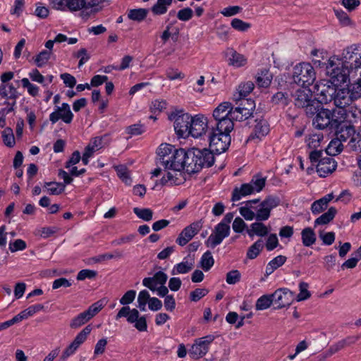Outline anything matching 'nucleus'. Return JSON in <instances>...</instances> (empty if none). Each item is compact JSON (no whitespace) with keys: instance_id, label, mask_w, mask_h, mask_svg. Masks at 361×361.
Segmentation results:
<instances>
[{"instance_id":"nucleus-1","label":"nucleus","mask_w":361,"mask_h":361,"mask_svg":"<svg viewBox=\"0 0 361 361\" xmlns=\"http://www.w3.org/2000/svg\"><path fill=\"white\" fill-rule=\"evenodd\" d=\"M157 164L164 169L187 171V152L169 144H161L157 151Z\"/></svg>"},{"instance_id":"nucleus-2","label":"nucleus","mask_w":361,"mask_h":361,"mask_svg":"<svg viewBox=\"0 0 361 361\" xmlns=\"http://www.w3.org/2000/svg\"><path fill=\"white\" fill-rule=\"evenodd\" d=\"M187 172L196 173L203 167H210L214 161L211 149L192 148L187 151Z\"/></svg>"},{"instance_id":"nucleus-3","label":"nucleus","mask_w":361,"mask_h":361,"mask_svg":"<svg viewBox=\"0 0 361 361\" xmlns=\"http://www.w3.org/2000/svg\"><path fill=\"white\" fill-rule=\"evenodd\" d=\"M266 183V178L260 174L253 176L249 183L235 187L232 192L231 200L236 202L244 197L262 190Z\"/></svg>"},{"instance_id":"nucleus-4","label":"nucleus","mask_w":361,"mask_h":361,"mask_svg":"<svg viewBox=\"0 0 361 361\" xmlns=\"http://www.w3.org/2000/svg\"><path fill=\"white\" fill-rule=\"evenodd\" d=\"M326 71L328 75L330 76L334 82L338 83H345L348 80L349 75L353 73L350 69L346 68L341 63V58L336 56H331L326 66Z\"/></svg>"},{"instance_id":"nucleus-5","label":"nucleus","mask_w":361,"mask_h":361,"mask_svg":"<svg viewBox=\"0 0 361 361\" xmlns=\"http://www.w3.org/2000/svg\"><path fill=\"white\" fill-rule=\"evenodd\" d=\"M341 58V63L355 73L361 68V44H353L343 49Z\"/></svg>"},{"instance_id":"nucleus-6","label":"nucleus","mask_w":361,"mask_h":361,"mask_svg":"<svg viewBox=\"0 0 361 361\" xmlns=\"http://www.w3.org/2000/svg\"><path fill=\"white\" fill-rule=\"evenodd\" d=\"M293 78L294 82L302 87L312 85L316 78L314 68L309 63H300L293 68Z\"/></svg>"},{"instance_id":"nucleus-7","label":"nucleus","mask_w":361,"mask_h":361,"mask_svg":"<svg viewBox=\"0 0 361 361\" xmlns=\"http://www.w3.org/2000/svg\"><path fill=\"white\" fill-rule=\"evenodd\" d=\"M304 88L298 89L294 94L295 106L303 108L306 114L312 116L314 114L317 109L316 105L318 102L315 99H313L312 90L303 87Z\"/></svg>"},{"instance_id":"nucleus-8","label":"nucleus","mask_w":361,"mask_h":361,"mask_svg":"<svg viewBox=\"0 0 361 361\" xmlns=\"http://www.w3.org/2000/svg\"><path fill=\"white\" fill-rule=\"evenodd\" d=\"M169 119L173 121L174 130L178 137H185L189 135L191 115L183 112L173 113L169 116Z\"/></svg>"},{"instance_id":"nucleus-9","label":"nucleus","mask_w":361,"mask_h":361,"mask_svg":"<svg viewBox=\"0 0 361 361\" xmlns=\"http://www.w3.org/2000/svg\"><path fill=\"white\" fill-rule=\"evenodd\" d=\"M279 198L269 196L260 202L257 206H254L255 219L257 221H267L271 215V211L279 204Z\"/></svg>"},{"instance_id":"nucleus-10","label":"nucleus","mask_w":361,"mask_h":361,"mask_svg":"<svg viewBox=\"0 0 361 361\" xmlns=\"http://www.w3.org/2000/svg\"><path fill=\"white\" fill-rule=\"evenodd\" d=\"M209 148L213 153L218 154L224 152L231 144V136L212 130L209 135Z\"/></svg>"},{"instance_id":"nucleus-11","label":"nucleus","mask_w":361,"mask_h":361,"mask_svg":"<svg viewBox=\"0 0 361 361\" xmlns=\"http://www.w3.org/2000/svg\"><path fill=\"white\" fill-rule=\"evenodd\" d=\"M213 335H207L195 340L189 350V355L192 359L197 360L204 357L209 351V345L214 341Z\"/></svg>"},{"instance_id":"nucleus-12","label":"nucleus","mask_w":361,"mask_h":361,"mask_svg":"<svg viewBox=\"0 0 361 361\" xmlns=\"http://www.w3.org/2000/svg\"><path fill=\"white\" fill-rule=\"evenodd\" d=\"M336 89V85L329 81L316 83L314 86V92L317 97L316 102L320 104L332 101Z\"/></svg>"},{"instance_id":"nucleus-13","label":"nucleus","mask_w":361,"mask_h":361,"mask_svg":"<svg viewBox=\"0 0 361 361\" xmlns=\"http://www.w3.org/2000/svg\"><path fill=\"white\" fill-rule=\"evenodd\" d=\"M255 108L253 100H243L235 109L232 108L230 116L235 121H243L250 118Z\"/></svg>"},{"instance_id":"nucleus-14","label":"nucleus","mask_w":361,"mask_h":361,"mask_svg":"<svg viewBox=\"0 0 361 361\" xmlns=\"http://www.w3.org/2000/svg\"><path fill=\"white\" fill-rule=\"evenodd\" d=\"M230 226H227L226 224H221L219 223L215 226L211 235L206 240V245L207 247L214 248L216 246L220 245L224 239L230 235Z\"/></svg>"},{"instance_id":"nucleus-15","label":"nucleus","mask_w":361,"mask_h":361,"mask_svg":"<svg viewBox=\"0 0 361 361\" xmlns=\"http://www.w3.org/2000/svg\"><path fill=\"white\" fill-rule=\"evenodd\" d=\"M316 116L313 120L314 126L318 129H324L329 125L334 126V123L332 117V111L327 109L320 106V104L316 105Z\"/></svg>"},{"instance_id":"nucleus-16","label":"nucleus","mask_w":361,"mask_h":361,"mask_svg":"<svg viewBox=\"0 0 361 361\" xmlns=\"http://www.w3.org/2000/svg\"><path fill=\"white\" fill-rule=\"evenodd\" d=\"M275 309L289 306L295 299V293L288 288H279L272 294Z\"/></svg>"},{"instance_id":"nucleus-17","label":"nucleus","mask_w":361,"mask_h":361,"mask_svg":"<svg viewBox=\"0 0 361 361\" xmlns=\"http://www.w3.org/2000/svg\"><path fill=\"white\" fill-rule=\"evenodd\" d=\"M73 114L68 104L63 103L61 106H56L54 111L49 115V121L52 124L56 123L59 120L65 123L69 124L72 122Z\"/></svg>"},{"instance_id":"nucleus-18","label":"nucleus","mask_w":361,"mask_h":361,"mask_svg":"<svg viewBox=\"0 0 361 361\" xmlns=\"http://www.w3.org/2000/svg\"><path fill=\"white\" fill-rule=\"evenodd\" d=\"M207 118L202 114L192 116L189 135L195 138L201 137L207 130Z\"/></svg>"},{"instance_id":"nucleus-19","label":"nucleus","mask_w":361,"mask_h":361,"mask_svg":"<svg viewBox=\"0 0 361 361\" xmlns=\"http://www.w3.org/2000/svg\"><path fill=\"white\" fill-rule=\"evenodd\" d=\"M202 228V221H197L186 226L179 234L176 242L180 246L185 245Z\"/></svg>"},{"instance_id":"nucleus-20","label":"nucleus","mask_w":361,"mask_h":361,"mask_svg":"<svg viewBox=\"0 0 361 361\" xmlns=\"http://www.w3.org/2000/svg\"><path fill=\"white\" fill-rule=\"evenodd\" d=\"M350 92L348 89L345 88L336 89L332 100L336 108H355L352 106L354 99Z\"/></svg>"},{"instance_id":"nucleus-21","label":"nucleus","mask_w":361,"mask_h":361,"mask_svg":"<svg viewBox=\"0 0 361 361\" xmlns=\"http://www.w3.org/2000/svg\"><path fill=\"white\" fill-rule=\"evenodd\" d=\"M360 338H361V334L355 336H349L338 341L329 347L328 350L325 353L324 357H330L344 348L355 344Z\"/></svg>"},{"instance_id":"nucleus-22","label":"nucleus","mask_w":361,"mask_h":361,"mask_svg":"<svg viewBox=\"0 0 361 361\" xmlns=\"http://www.w3.org/2000/svg\"><path fill=\"white\" fill-rule=\"evenodd\" d=\"M337 163L331 157L322 158L317 165V172L321 177H326L336 170Z\"/></svg>"},{"instance_id":"nucleus-23","label":"nucleus","mask_w":361,"mask_h":361,"mask_svg":"<svg viewBox=\"0 0 361 361\" xmlns=\"http://www.w3.org/2000/svg\"><path fill=\"white\" fill-rule=\"evenodd\" d=\"M164 171L166 174L161 179L162 185H180L183 183L184 180L183 170L164 169Z\"/></svg>"},{"instance_id":"nucleus-24","label":"nucleus","mask_w":361,"mask_h":361,"mask_svg":"<svg viewBox=\"0 0 361 361\" xmlns=\"http://www.w3.org/2000/svg\"><path fill=\"white\" fill-rule=\"evenodd\" d=\"M355 108L344 107L337 108L332 112V118L334 124L344 122L345 121L349 120L350 116L353 118L355 117Z\"/></svg>"},{"instance_id":"nucleus-25","label":"nucleus","mask_w":361,"mask_h":361,"mask_svg":"<svg viewBox=\"0 0 361 361\" xmlns=\"http://www.w3.org/2000/svg\"><path fill=\"white\" fill-rule=\"evenodd\" d=\"M85 11L80 13V16L85 20H87L91 15L98 13L102 9L101 4L105 0H85Z\"/></svg>"},{"instance_id":"nucleus-26","label":"nucleus","mask_w":361,"mask_h":361,"mask_svg":"<svg viewBox=\"0 0 361 361\" xmlns=\"http://www.w3.org/2000/svg\"><path fill=\"white\" fill-rule=\"evenodd\" d=\"M254 83L251 81H247L240 83L236 88V91L233 95V99L240 102L243 100H248L245 99L254 89Z\"/></svg>"},{"instance_id":"nucleus-27","label":"nucleus","mask_w":361,"mask_h":361,"mask_svg":"<svg viewBox=\"0 0 361 361\" xmlns=\"http://www.w3.org/2000/svg\"><path fill=\"white\" fill-rule=\"evenodd\" d=\"M195 261L192 257H185L183 261L176 264L172 270V275L184 274L190 272L194 267Z\"/></svg>"},{"instance_id":"nucleus-28","label":"nucleus","mask_w":361,"mask_h":361,"mask_svg":"<svg viewBox=\"0 0 361 361\" xmlns=\"http://www.w3.org/2000/svg\"><path fill=\"white\" fill-rule=\"evenodd\" d=\"M255 122L256 124L253 133L250 135L249 140H254L255 138L260 139L269 132V126L266 120H256Z\"/></svg>"},{"instance_id":"nucleus-29","label":"nucleus","mask_w":361,"mask_h":361,"mask_svg":"<svg viewBox=\"0 0 361 361\" xmlns=\"http://www.w3.org/2000/svg\"><path fill=\"white\" fill-rule=\"evenodd\" d=\"M216 128L215 129H212V130L216 131L218 133H222L223 134H228L233 129V118L231 116L225 118H216Z\"/></svg>"},{"instance_id":"nucleus-30","label":"nucleus","mask_w":361,"mask_h":361,"mask_svg":"<svg viewBox=\"0 0 361 361\" xmlns=\"http://www.w3.org/2000/svg\"><path fill=\"white\" fill-rule=\"evenodd\" d=\"M227 54L229 56L228 64L230 66H233L235 68H240L244 66L247 63L246 57L233 49H228Z\"/></svg>"},{"instance_id":"nucleus-31","label":"nucleus","mask_w":361,"mask_h":361,"mask_svg":"<svg viewBox=\"0 0 361 361\" xmlns=\"http://www.w3.org/2000/svg\"><path fill=\"white\" fill-rule=\"evenodd\" d=\"M333 198V194L330 193L321 199L314 201L311 205V211L312 214H318L324 211L327 208L329 202L332 200Z\"/></svg>"},{"instance_id":"nucleus-32","label":"nucleus","mask_w":361,"mask_h":361,"mask_svg":"<svg viewBox=\"0 0 361 361\" xmlns=\"http://www.w3.org/2000/svg\"><path fill=\"white\" fill-rule=\"evenodd\" d=\"M0 96L2 98L16 100L19 96V94L13 84L6 83L0 85Z\"/></svg>"},{"instance_id":"nucleus-33","label":"nucleus","mask_w":361,"mask_h":361,"mask_svg":"<svg viewBox=\"0 0 361 361\" xmlns=\"http://www.w3.org/2000/svg\"><path fill=\"white\" fill-rule=\"evenodd\" d=\"M301 239L304 246L310 247L317 240L316 233L312 228L306 227L301 231Z\"/></svg>"},{"instance_id":"nucleus-34","label":"nucleus","mask_w":361,"mask_h":361,"mask_svg":"<svg viewBox=\"0 0 361 361\" xmlns=\"http://www.w3.org/2000/svg\"><path fill=\"white\" fill-rule=\"evenodd\" d=\"M269 233V228L262 221L252 223L250 225V228L247 231V233L250 237L254 235L258 236H265Z\"/></svg>"},{"instance_id":"nucleus-35","label":"nucleus","mask_w":361,"mask_h":361,"mask_svg":"<svg viewBox=\"0 0 361 361\" xmlns=\"http://www.w3.org/2000/svg\"><path fill=\"white\" fill-rule=\"evenodd\" d=\"M231 111V104L229 102H223L214 110L213 116L215 119L228 118L230 117Z\"/></svg>"},{"instance_id":"nucleus-36","label":"nucleus","mask_w":361,"mask_h":361,"mask_svg":"<svg viewBox=\"0 0 361 361\" xmlns=\"http://www.w3.org/2000/svg\"><path fill=\"white\" fill-rule=\"evenodd\" d=\"M337 210L335 207H330L326 212L322 214L315 219L314 226L317 227L319 225H326L331 221L336 214Z\"/></svg>"},{"instance_id":"nucleus-37","label":"nucleus","mask_w":361,"mask_h":361,"mask_svg":"<svg viewBox=\"0 0 361 361\" xmlns=\"http://www.w3.org/2000/svg\"><path fill=\"white\" fill-rule=\"evenodd\" d=\"M173 0H157L156 4L151 8L154 15L161 16L165 14Z\"/></svg>"},{"instance_id":"nucleus-38","label":"nucleus","mask_w":361,"mask_h":361,"mask_svg":"<svg viewBox=\"0 0 361 361\" xmlns=\"http://www.w3.org/2000/svg\"><path fill=\"white\" fill-rule=\"evenodd\" d=\"M286 261V257L283 255H279L271 259L267 265L265 269V275L269 276L276 269L281 267Z\"/></svg>"},{"instance_id":"nucleus-39","label":"nucleus","mask_w":361,"mask_h":361,"mask_svg":"<svg viewBox=\"0 0 361 361\" xmlns=\"http://www.w3.org/2000/svg\"><path fill=\"white\" fill-rule=\"evenodd\" d=\"M355 129L351 126H344L336 133V137L342 142L351 140L354 135Z\"/></svg>"},{"instance_id":"nucleus-40","label":"nucleus","mask_w":361,"mask_h":361,"mask_svg":"<svg viewBox=\"0 0 361 361\" xmlns=\"http://www.w3.org/2000/svg\"><path fill=\"white\" fill-rule=\"evenodd\" d=\"M47 192L51 195H58L65 190V184L57 182H46L44 185Z\"/></svg>"},{"instance_id":"nucleus-41","label":"nucleus","mask_w":361,"mask_h":361,"mask_svg":"<svg viewBox=\"0 0 361 361\" xmlns=\"http://www.w3.org/2000/svg\"><path fill=\"white\" fill-rule=\"evenodd\" d=\"M343 145L336 137L333 139L326 148V153L330 156H336L343 151Z\"/></svg>"},{"instance_id":"nucleus-42","label":"nucleus","mask_w":361,"mask_h":361,"mask_svg":"<svg viewBox=\"0 0 361 361\" xmlns=\"http://www.w3.org/2000/svg\"><path fill=\"white\" fill-rule=\"evenodd\" d=\"M271 74L268 71L264 70L258 73L256 82L261 87H267L271 84Z\"/></svg>"},{"instance_id":"nucleus-43","label":"nucleus","mask_w":361,"mask_h":361,"mask_svg":"<svg viewBox=\"0 0 361 361\" xmlns=\"http://www.w3.org/2000/svg\"><path fill=\"white\" fill-rule=\"evenodd\" d=\"M264 247V242L259 239L252 245L247 252V257L250 259H255L261 252Z\"/></svg>"},{"instance_id":"nucleus-44","label":"nucleus","mask_w":361,"mask_h":361,"mask_svg":"<svg viewBox=\"0 0 361 361\" xmlns=\"http://www.w3.org/2000/svg\"><path fill=\"white\" fill-rule=\"evenodd\" d=\"M239 212L247 221L255 219L256 215L254 210V206H252V203L250 202H245V206L239 208Z\"/></svg>"},{"instance_id":"nucleus-45","label":"nucleus","mask_w":361,"mask_h":361,"mask_svg":"<svg viewBox=\"0 0 361 361\" xmlns=\"http://www.w3.org/2000/svg\"><path fill=\"white\" fill-rule=\"evenodd\" d=\"M273 302L272 294L264 295L259 298L255 304L257 310H264L268 309Z\"/></svg>"},{"instance_id":"nucleus-46","label":"nucleus","mask_w":361,"mask_h":361,"mask_svg":"<svg viewBox=\"0 0 361 361\" xmlns=\"http://www.w3.org/2000/svg\"><path fill=\"white\" fill-rule=\"evenodd\" d=\"M104 307V302L100 300L91 305L85 312L89 319L90 320L96 316Z\"/></svg>"},{"instance_id":"nucleus-47","label":"nucleus","mask_w":361,"mask_h":361,"mask_svg":"<svg viewBox=\"0 0 361 361\" xmlns=\"http://www.w3.org/2000/svg\"><path fill=\"white\" fill-rule=\"evenodd\" d=\"M4 145L8 147H13L16 144L13 130L11 128H6L1 133Z\"/></svg>"},{"instance_id":"nucleus-48","label":"nucleus","mask_w":361,"mask_h":361,"mask_svg":"<svg viewBox=\"0 0 361 361\" xmlns=\"http://www.w3.org/2000/svg\"><path fill=\"white\" fill-rule=\"evenodd\" d=\"M214 264V259L212 253L209 251L204 252L200 259V266L202 269L207 271L213 267Z\"/></svg>"},{"instance_id":"nucleus-49","label":"nucleus","mask_w":361,"mask_h":361,"mask_svg":"<svg viewBox=\"0 0 361 361\" xmlns=\"http://www.w3.org/2000/svg\"><path fill=\"white\" fill-rule=\"evenodd\" d=\"M89 321L90 319L85 312H82L71 319L70 322V327L71 329H78Z\"/></svg>"},{"instance_id":"nucleus-50","label":"nucleus","mask_w":361,"mask_h":361,"mask_svg":"<svg viewBox=\"0 0 361 361\" xmlns=\"http://www.w3.org/2000/svg\"><path fill=\"white\" fill-rule=\"evenodd\" d=\"M51 54V51L42 50L36 56L35 63L38 67H42L47 64L48 61L50 59Z\"/></svg>"},{"instance_id":"nucleus-51","label":"nucleus","mask_w":361,"mask_h":361,"mask_svg":"<svg viewBox=\"0 0 361 361\" xmlns=\"http://www.w3.org/2000/svg\"><path fill=\"white\" fill-rule=\"evenodd\" d=\"M309 285L306 282H300L299 283V290L300 293L296 296V300L298 302L303 301L307 300L310 298L311 293L308 290Z\"/></svg>"},{"instance_id":"nucleus-52","label":"nucleus","mask_w":361,"mask_h":361,"mask_svg":"<svg viewBox=\"0 0 361 361\" xmlns=\"http://www.w3.org/2000/svg\"><path fill=\"white\" fill-rule=\"evenodd\" d=\"M22 86L26 88L28 94L32 97H37L39 94V88L36 85L31 83L28 78H24L20 80Z\"/></svg>"},{"instance_id":"nucleus-53","label":"nucleus","mask_w":361,"mask_h":361,"mask_svg":"<svg viewBox=\"0 0 361 361\" xmlns=\"http://www.w3.org/2000/svg\"><path fill=\"white\" fill-rule=\"evenodd\" d=\"M92 330L91 325L86 326L80 332H79L74 340L73 341L77 345L80 346L87 339L88 335L91 333Z\"/></svg>"},{"instance_id":"nucleus-54","label":"nucleus","mask_w":361,"mask_h":361,"mask_svg":"<svg viewBox=\"0 0 361 361\" xmlns=\"http://www.w3.org/2000/svg\"><path fill=\"white\" fill-rule=\"evenodd\" d=\"M148 11L145 8L132 9L128 13V18L133 20L141 21L147 15Z\"/></svg>"},{"instance_id":"nucleus-55","label":"nucleus","mask_w":361,"mask_h":361,"mask_svg":"<svg viewBox=\"0 0 361 361\" xmlns=\"http://www.w3.org/2000/svg\"><path fill=\"white\" fill-rule=\"evenodd\" d=\"M133 212L137 216V217L143 219L144 221H149L152 219L153 212L150 209H140L135 207L133 209Z\"/></svg>"},{"instance_id":"nucleus-56","label":"nucleus","mask_w":361,"mask_h":361,"mask_svg":"<svg viewBox=\"0 0 361 361\" xmlns=\"http://www.w3.org/2000/svg\"><path fill=\"white\" fill-rule=\"evenodd\" d=\"M150 295L147 290H141L137 297L138 307L142 311L146 310V305L149 302Z\"/></svg>"},{"instance_id":"nucleus-57","label":"nucleus","mask_w":361,"mask_h":361,"mask_svg":"<svg viewBox=\"0 0 361 361\" xmlns=\"http://www.w3.org/2000/svg\"><path fill=\"white\" fill-rule=\"evenodd\" d=\"M68 11L73 12L85 11V0H68Z\"/></svg>"},{"instance_id":"nucleus-58","label":"nucleus","mask_w":361,"mask_h":361,"mask_svg":"<svg viewBox=\"0 0 361 361\" xmlns=\"http://www.w3.org/2000/svg\"><path fill=\"white\" fill-rule=\"evenodd\" d=\"M167 106V103L165 100L163 99H155L152 102L150 105L151 111L154 114H159L164 109H165Z\"/></svg>"},{"instance_id":"nucleus-59","label":"nucleus","mask_w":361,"mask_h":361,"mask_svg":"<svg viewBox=\"0 0 361 361\" xmlns=\"http://www.w3.org/2000/svg\"><path fill=\"white\" fill-rule=\"evenodd\" d=\"M349 91H350V94L354 99V100L358 99L361 98V79H358L356 82L351 84L349 88H348Z\"/></svg>"},{"instance_id":"nucleus-60","label":"nucleus","mask_w":361,"mask_h":361,"mask_svg":"<svg viewBox=\"0 0 361 361\" xmlns=\"http://www.w3.org/2000/svg\"><path fill=\"white\" fill-rule=\"evenodd\" d=\"M166 75L169 80H183L185 78V74L177 68H169L166 71Z\"/></svg>"},{"instance_id":"nucleus-61","label":"nucleus","mask_w":361,"mask_h":361,"mask_svg":"<svg viewBox=\"0 0 361 361\" xmlns=\"http://www.w3.org/2000/svg\"><path fill=\"white\" fill-rule=\"evenodd\" d=\"M334 13L343 26L351 25V20L345 11L341 9H334Z\"/></svg>"},{"instance_id":"nucleus-62","label":"nucleus","mask_w":361,"mask_h":361,"mask_svg":"<svg viewBox=\"0 0 361 361\" xmlns=\"http://www.w3.org/2000/svg\"><path fill=\"white\" fill-rule=\"evenodd\" d=\"M107 343L108 341L106 338H102L97 341L94 349V357L104 353Z\"/></svg>"},{"instance_id":"nucleus-63","label":"nucleus","mask_w":361,"mask_h":361,"mask_svg":"<svg viewBox=\"0 0 361 361\" xmlns=\"http://www.w3.org/2000/svg\"><path fill=\"white\" fill-rule=\"evenodd\" d=\"M232 27L238 31L245 32L250 27V24L239 18H233L231 23Z\"/></svg>"},{"instance_id":"nucleus-64","label":"nucleus","mask_w":361,"mask_h":361,"mask_svg":"<svg viewBox=\"0 0 361 361\" xmlns=\"http://www.w3.org/2000/svg\"><path fill=\"white\" fill-rule=\"evenodd\" d=\"M348 145L353 150H361V134L359 133H356L355 130L354 135L348 142Z\"/></svg>"}]
</instances>
